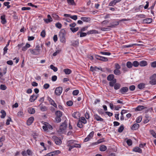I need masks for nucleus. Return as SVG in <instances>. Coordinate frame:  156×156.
Wrapping results in <instances>:
<instances>
[{"label": "nucleus", "mask_w": 156, "mask_h": 156, "mask_svg": "<svg viewBox=\"0 0 156 156\" xmlns=\"http://www.w3.org/2000/svg\"><path fill=\"white\" fill-rule=\"evenodd\" d=\"M79 121H80L81 122L84 124H86L87 123V121L84 117H82L80 118Z\"/></svg>", "instance_id": "obj_27"}, {"label": "nucleus", "mask_w": 156, "mask_h": 156, "mask_svg": "<svg viewBox=\"0 0 156 156\" xmlns=\"http://www.w3.org/2000/svg\"><path fill=\"white\" fill-rule=\"evenodd\" d=\"M17 115L18 116L21 117L23 115V112L21 111H19L18 112Z\"/></svg>", "instance_id": "obj_59"}, {"label": "nucleus", "mask_w": 156, "mask_h": 156, "mask_svg": "<svg viewBox=\"0 0 156 156\" xmlns=\"http://www.w3.org/2000/svg\"><path fill=\"white\" fill-rule=\"evenodd\" d=\"M12 121V119L10 117H9L8 119H7L6 120V124L7 125H8L10 124V122Z\"/></svg>", "instance_id": "obj_58"}, {"label": "nucleus", "mask_w": 156, "mask_h": 156, "mask_svg": "<svg viewBox=\"0 0 156 156\" xmlns=\"http://www.w3.org/2000/svg\"><path fill=\"white\" fill-rule=\"evenodd\" d=\"M37 96H35V95L34 94L30 96L29 101L31 102H33L37 99Z\"/></svg>", "instance_id": "obj_18"}, {"label": "nucleus", "mask_w": 156, "mask_h": 156, "mask_svg": "<svg viewBox=\"0 0 156 156\" xmlns=\"http://www.w3.org/2000/svg\"><path fill=\"white\" fill-rule=\"evenodd\" d=\"M0 113L2 114L1 116V118L2 119L4 118L6 115V113L3 110H2L1 111Z\"/></svg>", "instance_id": "obj_26"}, {"label": "nucleus", "mask_w": 156, "mask_h": 156, "mask_svg": "<svg viewBox=\"0 0 156 156\" xmlns=\"http://www.w3.org/2000/svg\"><path fill=\"white\" fill-rule=\"evenodd\" d=\"M139 65L141 66H145L147 65V61L144 60L140 61L139 62Z\"/></svg>", "instance_id": "obj_16"}, {"label": "nucleus", "mask_w": 156, "mask_h": 156, "mask_svg": "<svg viewBox=\"0 0 156 156\" xmlns=\"http://www.w3.org/2000/svg\"><path fill=\"white\" fill-rule=\"evenodd\" d=\"M156 75L154 74L153 75L150 77L151 80L150 81V83L152 85L156 84Z\"/></svg>", "instance_id": "obj_7"}, {"label": "nucleus", "mask_w": 156, "mask_h": 156, "mask_svg": "<svg viewBox=\"0 0 156 156\" xmlns=\"http://www.w3.org/2000/svg\"><path fill=\"white\" fill-rule=\"evenodd\" d=\"M72 116L76 119H78L80 116L79 112H73L72 114Z\"/></svg>", "instance_id": "obj_12"}, {"label": "nucleus", "mask_w": 156, "mask_h": 156, "mask_svg": "<svg viewBox=\"0 0 156 156\" xmlns=\"http://www.w3.org/2000/svg\"><path fill=\"white\" fill-rule=\"evenodd\" d=\"M66 35L65 31L64 30H62L59 33V37L61 42L62 43L65 42V36Z\"/></svg>", "instance_id": "obj_2"}, {"label": "nucleus", "mask_w": 156, "mask_h": 156, "mask_svg": "<svg viewBox=\"0 0 156 156\" xmlns=\"http://www.w3.org/2000/svg\"><path fill=\"white\" fill-rule=\"evenodd\" d=\"M128 88L127 87H123L121 88L119 91L122 94H124L128 91Z\"/></svg>", "instance_id": "obj_8"}, {"label": "nucleus", "mask_w": 156, "mask_h": 156, "mask_svg": "<svg viewBox=\"0 0 156 156\" xmlns=\"http://www.w3.org/2000/svg\"><path fill=\"white\" fill-rule=\"evenodd\" d=\"M47 17L48 19L44 20L45 23H48L52 21V18L50 15L48 14L47 16Z\"/></svg>", "instance_id": "obj_14"}, {"label": "nucleus", "mask_w": 156, "mask_h": 156, "mask_svg": "<svg viewBox=\"0 0 156 156\" xmlns=\"http://www.w3.org/2000/svg\"><path fill=\"white\" fill-rule=\"evenodd\" d=\"M55 25V26L59 29H61L62 27V25L59 22L56 23Z\"/></svg>", "instance_id": "obj_46"}, {"label": "nucleus", "mask_w": 156, "mask_h": 156, "mask_svg": "<svg viewBox=\"0 0 156 156\" xmlns=\"http://www.w3.org/2000/svg\"><path fill=\"white\" fill-rule=\"evenodd\" d=\"M144 106H139L137 107L136 108V111H140L144 109Z\"/></svg>", "instance_id": "obj_40"}, {"label": "nucleus", "mask_w": 156, "mask_h": 156, "mask_svg": "<svg viewBox=\"0 0 156 156\" xmlns=\"http://www.w3.org/2000/svg\"><path fill=\"white\" fill-rule=\"evenodd\" d=\"M132 64L133 66L135 67H137L139 65V62L136 61H134L133 62Z\"/></svg>", "instance_id": "obj_37"}, {"label": "nucleus", "mask_w": 156, "mask_h": 156, "mask_svg": "<svg viewBox=\"0 0 156 156\" xmlns=\"http://www.w3.org/2000/svg\"><path fill=\"white\" fill-rule=\"evenodd\" d=\"M55 120L57 122L59 123L61 121V117L56 116L55 118Z\"/></svg>", "instance_id": "obj_50"}, {"label": "nucleus", "mask_w": 156, "mask_h": 156, "mask_svg": "<svg viewBox=\"0 0 156 156\" xmlns=\"http://www.w3.org/2000/svg\"><path fill=\"white\" fill-rule=\"evenodd\" d=\"M133 151L141 153L142 152V150L138 147H136L133 148Z\"/></svg>", "instance_id": "obj_22"}, {"label": "nucleus", "mask_w": 156, "mask_h": 156, "mask_svg": "<svg viewBox=\"0 0 156 156\" xmlns=\"http://www.w3.org/2000/svg\"><path fill=\"white\" fill-rule=\"evenodd\" d=\"M67 126L66 122L65 121L62 123L59 126V131L62 133L66 129Z\"/></svg>", "instance_id": "obj_3"}, {"label": "nucleus", "mask_w": 156, "mask_h": 156, "mask_svg": "<svg viewBox=\"0 0 156 156\" xmlns=\"http://www.w3.org/2000/svg\"><path fill=\"white\" fill-rule=\"evenodd\" d=\"M0 89L1 90H4L6 89V87L4 85L1 84L0 86Z\"/></svg>", "instance_id": "obj_56"}, {"label": "nucleus", "mask_w": 156, "mask_h": 156, "mask_svg": "<svg viewBox=\"0 0 156 156\" xmlns=\"http://www.w3.org/2000/svg\"><path fill=\"white\" fill-rule=\"evenodd\" d=\"M66 104L68 106H70L73 105V102L71 101H69L67 102Z\"/></svg>", "instance_id": "obj_54"}, {"label": "nucleus", "mask_w": 156, "mask_h": 156, "mask_svg": "<svg viewBox=\"0 0 156 156\" xmlns=\"http://www.w3.org/2000/svg\"><path fill=\"white\" fill-rule=\"evenodd\" d=\"M29 51L33 55H38L40 54L41 49L39 45H37L34 49H33L30 48L29 50Z\"/></svg>", "instance_id": "obj_1"}, {"label": "nucleus", "mask_w": 156, "mask_h": 156, "mask_svg": "<svg viewBox=\"0 0 156 156\" xmlns=\"http://www.w3.org/2000/svg\"><path fill=\"white\" fill-rule=\"evenodd\" d=\"M67 2L68 4L70 5H73L75 4L74 0H67Z\"/></svg>", "instance_id": "obj_36"}, {"label": "nucleus", "mask_w": 156, "mask_h": 156, "mask_svg": "<svg viewBox=\"0 0 156 156\" xmlns=\"http://www.w3.org/2000/svg\"><path fill=\"white\" fill-rule=\"evenodd\" d=\"M119 22H114L110 23V25L108 26V27L111 28H114L116 26L118 25L119 24Z\"/></svg>", "instance_id": "obj_10"}, {"label": "nucleus", "mask_w": 156, "mask_h": 156, "mask_svg": "<svg viewBox=\"0 0 156 156\" xmlns=\"http://www.w3.org/2000/svg\"><path fill=\"white\" fill-rule=\"evenodd\" d=\"M100 30L103 31H108L110 30V29L108 28L101 27Z\"/></svg>", "instance_id": "obj_60"}, {"label": "nucleus", "mask_w": 156, "mask_h": 156, "mask_svg": "<svg viewBox=\"0 0 156 156\" xmlns=\"http://www.w3.org/2000/svg\"><path fill=\"white\" fill-rule=\"evenodd\" d=\"M76 141L75 140H69L68 141L67 144H68V145H71L72 144H73Z\"/></svg>", "instance_id": "obj_48"}, {"label": "nucleus", "mask_w": 156, "mask_h": 156, "mask_svg": "<svg viewBox=\"0 0 156 156\" xmlns=\"http://www.w3.org/2000/svg\"><path fill=\"white\" fill-rule=\"evenodd\" d=\"M87 34H98V30H94L88 31L87 32Z\"/></svg>", "instance_id": "obj_23"}, {"label": "nucleus", "mask_w": 156, "mask_h": 156, "mask_svg": "<svg viewBox=\"0 0 156 156\" xmlns=\"http://www.w3.org/2000/svg\"><path fill=\"white\" fill-rule=\"evenodd\" d=\"M68 146H69V151H71V149L74 147H78L80 148L81 147L80 145L78 144H76L75 145H68Z\"/></svg>", "instance_id": "obj_13"}, {"label": "nucleus", "mask_w": 156, "mask_h": 156, "mask_svg": "<svg viewBox=\"0 0 156 156\" xmlns=\"http://www.w3.org/2000/svg\"><path fill=\"white\" fill-rule=\"evenodd\" d=\"M139 127V125L138 124L135 123L131 127V129L133 130H136Z\"/></svg>", "instance_id": "obj_15"}, {"label": "nucleus", "mask_w": 156, "mask_h": 156, "mask_svg": "<svg viewBox=\"0 0 156 156\" xmlns=\"http://www.w3.org/2000/svg\"><path fill=\"white\" fill-rule=\"evenodd\" d=\"M46 33L44 30H43L41 33V36L43 37H45Z\"/></svg>", "instance_id": "obj_51"}, {"label": "nucleus", "mask_w": 156, "mask_h": 156, "mask_svg": "<svg viewBox=\"0 0 156 156\" xmlns=\"http://www.w3.org/2000/svg\"><path fill=\"white\" fill-rule=\"evenodd\" d=\"M150 133L153 136L156 138V133L153 130H151L150 131Z\"/></svg>", "instance_id": "obj_55"}, {"label": "nucleus", "mask_w": 156, "mask_h": 156, "mask_svg": "<svg viewBox=\"0 0 156 156\" xmlns=\"http://www.w3.org/2000/svg\"><path fill=\"white\" fill-rule=\"evenodd\" d=\"M22 154L23 156H27L28 155L29 156H31L32 154V152L30 149H28L26 151H23L22 152Z\"/></svg>", "instance_id": "obj_4"}, {"label": "nucleus", "mask_w": 156, "mask_h": 156, "mask_svg": "<svg viewBox=\"0 0 156 156\" xmlns=\"http://www.w3.org/2000/svg\"><path fill=\"white\" fill-rule=\"evenodd\" d=\"M34 120V118L33 117L31 116L27 120V125H30L33 123Z\"/></svg>", "instance_id": "obj_11"}, {"label": "nucleus", "mask_w": 156, "mask_h": 156, "mask_svg": "<svg viewBox=\"0 0 156 156\" xmlns=\"http://www.w3.org/2000/svg\"><path fill=\"white\" fill-rule=\"evenodd\" d=\"M52 16L56 20H58L59 17L58 16L55 14H52Z\"/></svg>", "instance_id": "obj_45"}, {"label": "nucleus", "mask_w": 156, "mask_h": 156, "mask_svg": "<svg viewBox=\"0 0 156 156\" xmlns=\"http://www.w3.org/2000/svg\"><path fill=\"white\" fill-rule=\"evenodd\" d=\"M115 69H119L121 68V66L118 63H116L115 64Z\"/></svg>", "instance_id": "obj_53"}, {"label": "nucleus", "mask_w": 156, "mask_h": 156, "mask_svg": "<svg viewBox=\"0 0 156 156\" xmlns=\"http://www.w3.org/2000/svg\"><path fill=\"white\" fill-rule=\"evenodd\" d=\"M52 139L55 141V144L57 145H59L62 144V142L61 140L56 136H53Z\"/></svg>", "instance_id": "obj_6"}, {"label": "nucleus", "mask_w": 156, "mask_h": 156, "mask_svg": "<svg viewBox=\"0 0 156 156\" xmlns=\"http://www.w3.org/2000/svg\"><path fill=\"white\" fill-rule=\"evenodd\" d=\"M121 84L119 83H116L114 86V88L115 90H117L119 89L121 87Z\"/></svg>", "instance_id": "obj_29"}, {"label": "nucleus", "mask_w": 156, "mask_h": 156, "mask_svg": "<svg viewBox=\"0 0 156 156\" xmlns=\"http://www.w3.org/2000/svg\"><path fill=\"white\" fill-rule=\"evenodd\" d=\"M50 85L48 83H45L43 86L44 88L45 89H48Z\"/></svg>", "instance_id": "obj_62"}, {"label": "nucleus", "mask_w": 156, "mask_h": 156, "mask_svg": "<svg viewBox=\"0 0 156 156\" xmlns=\"http://www.w3.org/2000/svg\"><path fill=\"white\" fill-rule=\"evenodd\" d=\"M114 78V75L113 74H110L107 76V79L108 81H111L115 79Z\"/></svg>", "instance_id": "obj_19"}, {"label": "nucleus", "mask_w": 156, "mask_h": 156, "mask_svg": "<svg viewBox=\"0 0 156 156\" xmlns=\"http://www.w3.org/2000/svg\"><path fill=\"white\" fill-rule=\"evenodd\" d=\"M63 71L66 74H69L72 72L71 70L68 69H64Z\"/></svg>", "instance_id": "obj_30"}, {"label": "nucleus", "mask_w": 156, "mask_h": 156, "mask_svg": "<svg viewBox=\"0 0 156 156\" xmlns=\"http://www.w3.org/2000/svg\"><path fill=\"white\" fill-rule=\"evenodd\" d=\"M41 110L42 111H45L47 110V108L45 106H41L40 107Z\"/></svg>", "instance_id": "obj_64"}, {"label": "nucleus", "mask_w": 156, "mask_h": 156, "mask_svg": "<svg viewBox=\"0 0 156 156\" xmlns=\"http://www.w3.org/2000/svg\"><path fill=\"white\" fill-rule=\"evenodd\" d=\"M80 121L78 120V122L77 123V126L78 127L81 128L83 127V125L82 124V123Z\"/></svg>", "instance_id": "obj_52"}, {"label": "nucleus", "mask_w": 156, "mask_h": 156, "mask_svg": "<svg viewBox=\"0 0 156 156\" xmlns=\"http://www.w3.org/2000/svg\"><path fill=\"white\" fill-rule=\"evenodd\" d=\"M142 120V117L141 116H139L136 119V122L137 123L140 122Z\"/></svg>", "instance_id": "obj_43"}, {"label": "nucleus", "mask_w": 156, "mask_h": 156, "mask_svg": "<svg viewBox=\"0 0 156 156\" xmlns=\"http://www.w3.org/2000/svg\"><path fill=\"white\" fill-rule=\"evenodd\" d=\"M116 3V2L114 0L110 2L109 4L108 5L109 6H114Z\"/></svg>", "instance_id": "obj_41"}, {"label": "nucleus", "mask_w": 156, "mask_h": 156, "mask_svg": "<svg viewBox=\"0 0 156 156\" xmlns=\"http://www.w3.org/2000/svg\"><path fill=\"white\" fill-rule=\"evenodd\" d=\"M126 66L128 68L130 69L132 67L133 64L131 62L128 61L126 63Z\"/></svg>", "instance_id": "obj_33"}, {"label": "nucleus", "mask_w": 156, "mask_h": 156, "mask_svg": "<svg viewBox=\"0 0 156 156\" xmlns=\"http://www.w3.org/2000/svg\"><path fill=\"white\" fill-rule=\"evenodd\" d=\"M94 119L98 121H100L102 122L103 121L104 119L101 118L100 116L97 114L94 115Z\"/></svg>", "instance_id": "obj_17"}, {"label": "nucleus", "mask_w": 156, "mask_h": 156, "mask_svg": "<svg viewBox=\"0 0 156 156\" xmlns=\"http://www.w3.org/2000/svg\"><path fill=\"white\" fill-rule=\"evenodd\" d=\"M107 149V147L106 146L104 145H101L100 147V150L101 151H104Z\"/></svg>", "instance_id": "obj_28"}, {"label": "nucleus", "mask_w": 156, "mask_h": 156, "mask_svg": "<svg viewBox=\"0 0 156 156\" xmlns=\"http://www.w3.org/2000/svg\"><path fill=\"white\" fill-rule=\"evenodd\" d=\"M126 143L129 146H130L132 144V142L131 140L128 139L126 141Z\"/></svg>", "instance_id": "obj_57"}, {"label": "nucleus", "mask_w": 156, "mask_h": 156, "mask_svg": "<svg viewBox=\"0 0 156 156\" xmlns=\"http://www.w3.org/2000/svg\"><path fill=\"white\" fill-rule=\"evenodd\" d=\"M55 114L57 117H61L62 115V112L59 111H56Z\"/></svg>", "instance_id": "obj_32"}, {"label": "nucleus", "mask_w": 156, "mask_h": 156, "mask_svg": "<svg viewBox=\"0 0 156 156\" xmlns=\"http://www.w3.org/2000/svg\"><path fill=\"white\" fill-rule=\"evenodd\" d=\"M1 23L3 24H5L6 23V20L5 18V15H3L1 16Z\"/></svg>", "instance_id": "obj_21"}, {"label": "nucleus", "mask_w": 156, "mask_h": 156, "mask_svg": "<svg viewBox=\"0 0 156 156\" xmlns=\"http://www.w3.org/2000/svg\"><path fill=\"white\" fill-rule=\"evenodd\" d=\"M116 80L115 79L113 80L110 81L109 83L110 86L112 87L114 86L115 84L116 83Z\"/></svg>", "instance_id": "obj_24"}, {"label": "nucleus", "mask_w": 156, "mask_h": 156, "mask_svg": "<svg viewBox=\"0 0 156 156\" xmlns=\"http://www.w3.org/2000/svg\"><path fill=\"white\" fill-rule=\"evenodd\" d=\"M71 45L74 47L78 46L79 44V41L78 40H73L71 41Z\"/></svg>", "instance_id": "obj_9"}, {"label": "nucleus", "mask_w": 156, "mask_h": 156, "mask_svg": "<svg viewBox=\"0 0 156 156\" xmlns=\"http://www.w3.org/2000/svg\"><path fill=\"white\" fill-rule=\"evenodd\" d=\"M99 60L105 62H106L108 60V59L107 58L101 56L100 57Z\"/></svg>", "instance_id": "obj_35"}, {"label": "nucleus", "mask_w": 156, "mask_h": 156, "mask_svg": "<svg viewBox=\"0 0 156 156\" xmlns=\"http://www.w3.org/2000/svg\"><path fill=\"white\" fill-rule=\"evenodd\" d=\"M81 20L84 22H88L90 20V18L89 17H82L81 18Z\"/></svg>", "instance_id": "obj_25"}, {"label": "nucleus", "mask_w": 156, "mask_h": 156, "mask_svg": "<svg viewBox=\"0 0 156 156\" xmlns=\"http://www.w3.org/2000/svg\"><path fill=\"white\" fill-rule=\"evenodd\" d=\"M79 29V28L77 27L75 28H70V30L73 32L74 33L77 31Z\"/></svg>", "instance_id": "obj_47"}, {"label": "nucleus", "mask_w": 156, "mask_h": 156, "mask_svg": "<svg viewBox=\"0 0 156 156\" xmlns=\"http://www.w3.org/2000/svg\"><path fill=\"white\" fill-rule=\"evenodd\" d=\"M28 112L30 114H34L35 112V110L34 108H30L28 109Z\"/></svg>", "instance_id": "obj_34"}, {"label": "nucleus", "mask_w": 156, "mask_h": 156, "mask_svg": "<svg viewBox=\"0 0 156 156\" xmlns=\"http://www.w3.org/2000/svg\"><path fill=\"white\" fill-rule=\"evenodd\" d=\"M124 129V126L123 125H121L118 129V132L119 133H121Z\"/></svg>", "instance_id": "obj_42"}, {"label": "nucleus", "mask_w": 156, "mask_h": 156, "mask_svg": "<svg viewBox=\"0 0 156 156\" xmlns=\"http://www.w3.org/2000/svg\"><path fill=\"white\" fill-rule=\"evenodd\" d=\"M152 20L151 18H147L144 19L143 22L144 23H150L152 22Z\"/></svg>", "instance_id": "obj_20"}, {"label": "nucleus", "mask_w": 156, "mask_h": 156, "mask_svg": "<svg viewBox=\"0 0 156 156\" xmlns=\"http://www.w3.org/2000/svg\"><path fill=\"white\" fill-rule=\"evenodd\" d=\"M62 91V88L59 87H56L55 91V94L57 96H60Z\"/></svg>", "instance_id": "obj_5"}, {"label": "nucleus", "mask_w": 156, "mask_h": 156, "mask_svg": "<svg viewBox=\"0 0 156 156\" xmlns=\"http://www.w3.org/2000/svg\"><path fill=\"white\" fill-rule=\"evenodd\" d=\"M50 68L51 69L53 70L55 72L57 71L58 70L57 68L55 66L52 65H51Z\"/></svg>", "instance_id": "obj_38"}, {"label": "nucleus", "mask_w": 156, "mask_h": 156, "mask_svg": "<svg viewBox=\"0 0 156 156\" xmlns=\"http://www.w3.org/2000/svg\"><path fill=\"white\" fill-rule=\"evenodd\" d=\"M94 133V132L92 131L89 133V134L87 136L90 139L93 137Z\"/></svg>", "instance_id": "obj_49"}, {"label": "nucleus", "mask_w": 156, "mask_h": 156, "mask_svg": "<svg viewBox=\"0 0 156 156\" xmlns=\"http://www.w3.org/2000/svg\"><path fill=\"white\" fill-rule=\"evenodd\" d=\"M113 72L114 74L116 75H119L121 74V72L119 69H115Z\"/></svg>", "instance_id": "obj_31"}, {"label": "nucleus", "mask_w": 156, "mask_h": 156, "mask_svg": "<svg viewBox=\"0 0 156 156\" xmlns=\"http://www.w3.org/2000/svg\"><path fill=\"white\" fill-rule=\"evenodd\" d=\"M100 53L103 55H111V53L109 52L101 51L100 52Z\"/></svg>", "instance_id": "obj_44"}, {"label": "nucleus", "mask_w": 156, "mask_h": 156, "mask_svg": "<svg viewBox=\"0 0 156 156\" xmlns=\"http://www.w3.org/2000/svg\"><path fill=\"white\" fill-rule=\"evenodd\" d=\"M151 66L153 68L156 67V61L152 62L151 63Z\"/></svg>", "instance_id": "obj_61"}, {"label": "nucleus", "mask_w": 156, "mask_h": 156, "mask_svg": "<svg viewBox=\"0 0 156 156\" xmlns=\"http://www.w3.org/2000/svg\"><path fill=\"white\" fill-rule=\"evenodd\" d=\"M79 91L78 90H76L73 91V94L74 95H77L79 94Z\"/></svg>", "instance_id": "obj_63"}, {"label": "nucleus", "mask_w": 156, "mask_h": 156, "mask_svg": "<svg viewBox=\"0 0 156 156\" xmlns=\"http://www.w3.org/2000/svg\"><path fill=\"white\" fill-rule=\"evenodd\" d=\"M137 87L140 89H142L144 88L145 85L143 83H140L138 85Z\"/></svg>", "instance_id": "obj_39"}]
</instances>
